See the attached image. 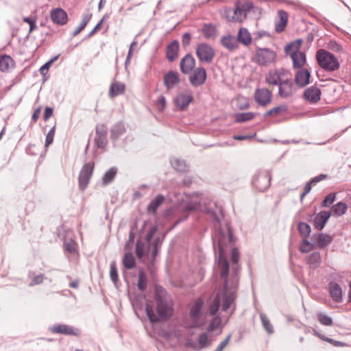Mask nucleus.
<instances>
[{
  "label": "nucleus",
  "instance_id": "f257e3e1",
  "mask_svg": "<svg viewBox=\"0 0 351 351\" xmlns=\"http://www.w3.org/2000/svg\"><path fill=\"white\" fill-rule=\"evenodd\" d=\"M213 218L217 222L219 230L218 235L219 257L217 261V269L219 271L220 278L223 280V285H230L231 276L228 277L230 272V265L228 260L224 256L223 247L228 244L234 243L235 238L231 226L229 223L226 224V230L221 228V219L215 211H210Z\"/></svg>",
  "mask_w": 351,
  "mask_h": 351
},
{
  "label": "nucleus",
  "instance_id": "f03ea898",
  "mask_svg": "<svg viewBox=\"0 0 351 351\" xmlns=\"http://www.w3.org/2000/svg\"><path fill=\"white\" fill-rule=\"evenodd\" d=\"M155 298L158 315L155 314L151 305L147 304L145 306L146 315L152 323H157L160 319H167L173 314V302L170 295L162 287H156Z\"/></svg>",
  "mask_w": 351,
  "mask_h": 351
},
{
  "label": "nucleus",
  "instance_id": "7ed1b4c3",
  "mask_svg": "<svg viewBox=\"0 0 351 351\" xmlns=\"http://www.w3.org/2000/svg\"><path fill=\"white\" fill-rule=\"evenodd\" d=\"M239 267L233 266L231 272L230 285H223V299L221 309L226 311L236 298V291L239 284Z\"/></svg>",
  "mask_w": 351,
  "mask_h": 351
},
{
  "label": "nucleus",
  "instance_id": "20e7f679",
  "mask_svg": "<svg viewBox=\"0 0 351 351\" xmlns=\"http://www.w3.org/2000/svg\"><path fill=\"white\" fill-rule=\"evenodd\" d=\"M316 60L319 66L328 72L335 71L340 67L337 58L332 53L323 49L317 51Z\"/></svg>",
  "mask_w": 351,
  "mask_h": 351
},
{
  "label": "nucleus",
  "instance_id": "39448f33",
  "mask_svg": "<svg viewBox=\"0 0 351 351\" xmlns=\"http://www.w3.org/2000/svg\"><path fill=\"white\" fill-rule=\"evenodd\" d=\"M259 10V8L254 6L252 1H237L234 3V14L232 20L236 22H243L247 17L248 13H254Z\"/></svg>",
  "mask_w": 351,
  "mask_h": 351
},
{
  "label": "nucleus",
  "instance_id": "423d86ee",
  "mask_svg": "<svg viewBox=\"0 0 351 351\" xmlns=\"http://www.w3.org/2000/svg\"><path fill=\"white\" fill-rule=\"evenodd\" d=\"M203 305L204 301L202 298L197 299L189 305V314L191 322L187 324L189 328H198L203 325V321L201 319Z\"/></svg>",
  "mask_w": 351,
  "mask_h": 351
},
{
  "label": "nucleus",
  "instance_id": "0eeeda50",
  "mask_svg": "<svg viewBox=\"0 0 351 351\" xmlns=\"http://www.w3.org/2000/svg\"><path fill=\"white\" fill-rule=\"evenodd\" d=\"M271 174L269 171L265 170L256 172L252 177L251 183L252 186L259 192L267 191L270 185Z\"/></svg>",
  "mask_w": 351,
  "mask_h": 351
},
{
  "label": "nucleus",
  "instance_id": "6e6552de",
  "mask_svg": "<svg viewBox=\"0 0 351 351\" xmlns=\"http://www.w3.org/2000/svg\"><path fill=\"white\" fill-rule=\"evenodd\" d=\"M196 55L200 62L210 64L213 61L215 51L209 44L202 43L197 46Z\"/></svg>",
  "mask_w": 351,
  "mask_h": 351
},
{
  "label": "nucleus",
  "instance_id": "1a4fd4ad",
  "mask_svg": "<svg viewBox=\"0 0 351 351\" xmlns=\"http://www.w3.org/2000/svg\"><path fill=\"white\" fill-rule=\"evenodd\" d=\"M94 170V162L85 163L80 171L78 177L79 188L84 191L89 183Z\"/></svg>",
  "mask_w": 351,
  "mask_h": 351
},
{
  "label": "nucleus",
  "instance_id": "9d476101",
  "mask_svg": "<svg viewBox=\"0 0 351 351\" xmlns=\"http://www.w3.org/2000/svg\"><path fill=\"white\" fill-rule=\"evenodd\" d=\"M193 100L192 92L189 90H184L177 94L173 99L176 107L180 111L186 110L191 102Z\"/></svg>",
  "mask_w": 351,
  "mask_h": 351
},
{
  "label": "nucleus",
  "instance_id": "9b49d317",
  "mask_svg": "<svg viewBox=\"0 0 351 351\" xmlns=\"http://www.w3.org/2000/svg\"><path fill=\"white\" fill-rule=\"evenodd\" d=\"M257 62L262 66H266L274 62L276 58V53L268 48H258L256 50Z\"/></svg>",
  "mask_w": 351,
  "mask_h": 351
},
{
  "label": "nucleus",
  "instance_id": "f8f14e48",
  "mask_svg": "<svg viewBox=\"0 0 351 351\" xmlns=\"http://www.w3.org/2000/svg\"><path fill=\"white\" fill-rule=\"evenodd\" d=\"M255 102L261 106H267L271 101V92L265 88H258L255 90L254 94Z\"/></svg>",
  "mask_w": 351,
  "mask_h": 351
},
{
  "label": "nucleus",
  "instance_id": "ddd939ff",
  "mask_svg": "<svg viewBox=\"0 0 351 351\" xmlns=\"http://www.w3.org/2000/svg\"><path fill=\"white\" fill-rule=\"evenodd\" d=\"M295 88L291 78L283 80L278 86V95L282 98H288L295 93Z\"/></svg>",
  "mask_w": 351,
  "mask_h": 351
},
{
  "label": "nucleus",
  "instance_id": "4468645a",
  "mask_svg": "<svg viewBox=\"0 0 351 351\" xmlns=\"http://www.w3.org/2000/svg\"><path fill=\"white\" fill-rule=\"evenodd\" d=\"M206 71L204 67H197L193 70V74L189 77V82L194 87L203 85L206 80Z\"/></svg>",
  "mask_w": 351,
  "mask_h": 351
},
{
  "label": "nucleus",
  "instance_id": "2eb2a0df",
  "mask_svg": "<svg viewBox=\"0 0 351 351\" xmlns=\"http://www.w3.org/2000/svg\"><path fill=\"white\" fill-rule=\"evenodd\" d=\"M195 59L190 53L186 54L180 60V71L183 74L187 75L191 73L195 67Z\"/></svg>",
  "mask_w": 351,
  "mask_h": 351
},
{
  "label": "nucleus",
  "instance_id": "dca6fc26",
  "mask_svg": "<svg viewBox=\"0 0 351 351\" xmlns=\"http://www.w3.org/2000/svg\"><path fill=\"white\" fill-rule=\"evenodd\" d=\"M328 291L332 300L337 303L343 302V293L341 287L336 282H330L328 286Z\"/></svg>",
  "mask_w": 351,
  "mask_h": 351
},
{
  "label": "nucleus",
  "instance_id": "f3484780",
  "mask_svg": "<svg viewBox=\"0 0 351 351\" xmlns=\"http://www.w3.org/2000/svg\"><path fill=\"white\" fill-rule=\"evenodd\" d=\"M321 89L316 85H313L306 88L304 92V97L311 104H315L320 100Z\"/></svg>",
  "mask_w": 351,
  "mask_h": 351
},
{
  "label": "nucleus",
  "instance_id": "a211bd4d",
  "mask_svg": "<svg viewBox=\"0 0 351 351\" xmlns=\"http://www.w3.org/2000/svg\"><path fill=\"white\" fill-rule=\"evenodd\" d=\"M311 72L306 69L298 71L295 75V83L300 88H303L309 83Z\"/></svg>",
  "mask_w": 351,
  "mask_h": 351
},
{
  "label": "nucleus",
  "instance_id": "6ab92c4d",
  "mask_svg": "<svg viewBox=\"0 0 351 351\" xmlns=\"http://www.w3.org/2000/svg\"><path fill=\"white\" fill-rule=\"evenodd\" d=\"M51 332L56 334H63L66 335H78V330L66 324H55L51 328Z\"/></svg>",
  "mask_w": 351,
  "mask_h": 351
},
{
  "label": "nucleus",
  "instance_id": "aec40b11",
  "mask_svg": "<svg viewBox=\"0 0 351 351\" xmlns=\"http://www.w3.org/2000/svg\"><path fill=\"white\" fill-rule=\"evenodd\" d=\"M51 19L54 23L63 25L68 21L66 12L62 8L53 9L51 12Z\"/></svg>",
  "mask_w": 351,
  "mask_h": 351
},
{
  "label": "nucleus",
  "instance_id": "412c9836",
  "mask_svg": "<svg viewBox=\"0 0 351 351\" xmlns=\"http://www.w3.org/2000/svg\"><path fill=\"white\" fill-rule=\"evenodd\" d=\"M331 216L330 211L322 210L318 213L314 218L313 223L315 228L318 230H322L329 218Z\"/></svg>",
  "mask_w": 351,
  "mask_h": 351
},
{
  "label": "nucleus",
  "instance_id": "4be33fe9",
  "mask_svg": "<svg viewBox=\"0 0 351 351\" xmlns=\"http://www.w3.org/2000/svg\"><path fill=\"white\" fill-rule=\"evenodd\" d=\"M179 42L177 40L171 41L166 49V58L168 62H173L178 56Z\"/></svg>",
  "mask_w": 351,
  "mask_h": 351
},
{
  "label": "nucleus",
  "instance_id": "5701e85b",
  "mask_svg": "<svg viewBox=\"0 0 351 351\" xmlns=\"http://www.w3.org/2000/svg\"><path fill=\"white\" fill-rule=\"evenodd\" d=\"M125 90V85L118 81H114L111 83L108 95L109 97L113 99L120 95L124 94Z\"/></svg>",
  "mask_w": 351,
  "mask_h": 351
},
{
  "label": "nucleus",
  "instance_id": "b1692460",
  "mask_svg": "<svg viewBox=\"0 0 351 351\" xmlns=\"http://www.w3.org/2000/svg\"><path fill=\"white\" fill-rule=\"evenodd\" d=\"M180 82L179 75L177 72L169 71L164 77V84L167 89L178 85Z\"/></svg>",
  "mask_w": 351,
  "mask_h": 351
},
{
  "label": "nucleus",
  "instance_id": "393cba45",
  "mask_svg": "<svg viewBox=\"0 0 351 351\" xmlns=\"http://www.w3.org/2000/svg\"><path fill=\"white\" fill-rule=\"evenodd\" d=\"M279 21L275 23V31L278 33L283 32L287 25L288 14L287 12L283 10L278 11Z\"/></svg>",
  "mask_w": 351,
  "mask_h": 351
},
{
  "label": "nucleus",
  "instance_id": "a878e982",
  "mask_svg": "<svg viewBox=\"0 0 351 351\" xmlns=\"http://www.w3.org/2000/svg\"><path fill=\"white\" fill-rule=\"evenodd\" d=\"M188 346H191L195 350H200L208 348L210 346V341L208 339V335L206 332H202L198 336V345L191 341V343H188Z\"/></svg>",
  "mask_w": 351,
  "mask_h": 351
},
{
  "label": "nucleus",
  "instance_id": "bb28decb",
  "mask_svg": "<svg viewBox=\"0 0 351 351\" xmlns=\"http://www.w3.org/2000/svg\"><path fill=\"white\" fill-rule=\"evenodd\" d=\"M237 38L232 35L223 36L221 39V45L226 49L232 51L238 47Z\"/></svg>",
  "mask_w": 351,
  "mask_h": 351
},
{
  "label": "nucleus",
  "instance_id": "cd10ccee",
  "mask_svg": "<svg viewBox=\"0 0 351 351\" xmlns=\"http://www.w3.org/2000/svg\"><path fill=\"white\" fill-rule=\"evenodd\" d=\"M291 58L293 62V69H301L306 62L305 53L300 51L291 53Z\"/></svg>",
  "mask_w": 351,
  "mask_h": 351
},
{
  "label": "nucleus",
  "instance_id": "c85d7f7f",
  "mask_svg": "<svg viewBox=\"0 0 351 351\" xmlns=\"http://www.w3.org/2000/svg\"><path fill=\"white\" fill-rule=\"evenodd\" d=\"M165 202V196L162 194L157 195L147 206V211L156 214L157 209Z\"/></svg>",
  "mask_w": 351,
  "mask_h": 351
},
{
  "label": "nucleus",
  "instance_id": "c756f323",
  "mask_svg": "<svg viewBox=\"0 0 351 351\" xmlns=\"http://www.w3.org/2000/svg\"><path fill=\"white\" fill-rule=\"evenodd\" d=\"M126 132L125 125L119 122L114 125L110 130V138L112 141L118 139Z\"/></svg>",
  "mask_w": 351,
  "mask_h": 351
},
{
  "label": "nucleus",
  "instance_id": "7c9ffc66",
  "mask_svg": "<svg viewBox=\"0 0 351 351\" xmlns=\"http://www.w3.org/2000/svg\"><path fill=\"white\" fill-rule=\"evenodd\" d=\"M237 40L243 45L247 46L252 43V36L245 27H241L237 34Z\"/></svg>",
  "mask_w": 351,
  "mask_h": 351
},
{
  "label": "nucleus",
  "instance_id": "2f4dec72",
  "mask_svg": "<svg viewBox=\"0 0 351 351\" xmlns=\"http://www.w3.org/2000/svg\"><path fill=\"white\" fill-rule=\"evenodd\" d=\"M313 239L317 242L318 246L319 247H323L329 245L332 241V237L329 234H324L322 233H319L317 234H314L313 237Z\"/></svg>",
  "mask_w": 351,
  "mask_h": 351
},
{
  "label": "nucleus",
  "instance_id": "473e14b6",
  "mask_svg": "<svg viewBox=\"0 0 351 351\" xmlns=\"http://www.w3.org/2000/svg\"><path fill=\"white\" fill-rule=\"evenodd\" d=\"M202 32L206 39H215L217 34L216 27L211 23L204 24Z\"/></svg>",
  "mask_w": 351,
  "mask_h": 351
},
{
  "label": "nucleus",
  "instance_id": "72a5a7b5",
  "mask_svg": "<svg viewBox=\"0 0 351 351\" xmlns=\"http://www.w3.org/2000/svg\"><path fill=\"white\" fill-rule=\"evenodd\" d=\"M313 333L315 336L319 337L320 339L326 341L335 347H344L347 346V343L345 342L337 341L333 339L325 337L324 335L320 334L315 329H313Z\"/></svg>",
  "mask_w": 351,
  "mask_h": 351
},
{
  "label": "nucleus",
  "instance_id": "f704fd0d",
  "mask_svg": "<svg viewBox=\"0 0 351 351\" xmlns=\"http://www.w3.org/2000/svg\"><path fill=\"white\" fill-rule=\"evenodd\" d=\"M347 209L348 206L346 204L342 202H339L331 207V211L330 212L331 213V215L332 214L336 217H340L346 213Z\"/></svg>",
  "mask_w": 351,
  "mask_h": 351
},
{
  "label": "nucleus",
  "instance_id": "c9c22d12",
  "mask_svg": "<svg viewBox=\"0 0 351 351\" xmlns=\"http://www.w3.org/2000/svg\"><path fill=\"white\" fill-rule=\"evenodd\" d=\"M91 17V13H86L83 14L80 24L75 29V30L72 33V37L76 36L86 27L88 22L90 21Z\"/></svg>",
  "mask_w": 351,
  "mask_h": 351
},
{
  "label": "nucleus",
  "instance_id": "e433bc0d",
  "mask_svg": "<svg viewBox=\"0 0 351 351\" xmlns=\"http://www.w3.org/2000/svg\"><path fill=\"white\" fill-rule=\"evenodd\" d=\"M282 80H283L280 79L278 75L277 72L274 71V70L269 71L265 77V82L268 84L273 86H279V84L281 83Z\"/></svg>",
  "mask_w": 351,
  "mask_h": 351
},
{
  "label": "nucleus",
  "instance_id": "4c0bfd02",
  "mask_svg": "<svg viewBox=\"0 0 351 351\" xmlns=\"http://www.w3.org/2000/svg\"><path fill=\"white\" fill-rule=\"evenodd\" d=\"M122 263L126 269H132L136 267V261L131 252H127L124 254Z\"/></svg>",
  "mask_w": 351,
  "mask_h": 351
},
{
  "label": "nucleus",
  "instance_id": "58836bf2",
  "mask_svg": "<svg viewBox=\"0 0 351 351\" xmlns=\"http://www.w3.org/2000/svg\"><path fill=\"white\" fill-rule=\"evenodd\" d=\"M308 264L313 269L319 267L321 264L320 253L317 252L311 253L308 258Z\"/></svg>",
  "mask_w": 351,
  "mask_h": 351
},
{
  "label": "nucleus",
  "instance_id": "ea45409f",
  "mask_svg": "<svg viewBox=\"0 0 351 351\" xmlns=\"http://www.w3.org/2000/svg\"><path fill=\"white\" fill-rule=\"evenodd\" d=\"M117 173V168L112 167L110 168L102 177V182L104 185L111 183Z\"/></svg>",
  "mask_w": 351,
  "mask_h": 351
},
{
  "label": "nucleus",
  "instance_id": "a19ab883",
  "mask_svg": "<svg viewBox=\"0 0 351 351\" xmlns=\"http://www.w3.org/2000/svg\"><path fill=\"white\" fill-rule=\"evenodd\" d=\"M138 289L141 291H144L147 289V279L145 272L143 269H140L138 274Z\"/></svg>",
  "mask_w": 351,
  "mask_h": 351
},
{
  "label": "nucleus",
  "instance_id": "79ce46f5",
  "mask_svg": "<svg viewBox=\"0 0 351 351\" xmlns=\"http://www.w3.org/2000/svg\"><path fill=\"white\" fill-rule=\"evenodd\" d=\"M172 167L179 172H185L188 170V166L185 161L178 158H173L171 160Z\"/></svg>",
  "mask_w": 351,
  "mask_h": 351
},
{
  "label": "nucleus",
  "instance_id": "37998d69",
  "mask_svg": "<svg viewBox=\"0 0 351 351\" xmlns=\"http://www.w3.org/2000/svg\"><path fill=\"white\" fill-rule=\"evenodd\" d=\"M287 110L288 106L286 104H282L267 111L264 114V117H267L268 116L277 115L278 114L286 112Z\"/></svg>",
  "mask_w": 351,
  "mask_h": 351
},
{
  "label": "nucleus",
  "instance_id": "c03bdc74",
  "mask_svg": "<svg viewBox=\"0 0 351 351\" xmlns=\"http://www.w3.org/2000/svg\"><path fill=\"white\" fill-rule=\"evenodd\" d=\"M162 241H163V239L157 237L155 239V240L154 241V242L152 243H150L149 244H148L149 247L151 250L152 256L153 258H154L156 257V256L157 255V254L159 251V249L160 247V245L162 243Z\"/></svg>",
  "mask_w": 351,
  "mask_h": 351
},
{
  "label": "nucleus",
  "instance_id": "a18cd8bd",
  "mask_svg": "<svg viewBox=\"0 0 351 351\" xmlns=\"http://www.w3.org/2000/svg\"><path fill=\"white\" fill-rule=\"evenodd\" d=\"M110 277L112 282L117 285L119 282L118 269L115 261H112L110 264Z\"/></svg>",
  "mask_w": 351,
  "mask_h": 351
},
{
  "label": "nucleus",
  "instance_id": "49530a36",
  "mask_svg": "<svg viewBox=\"0 0 351 351\" xmlns=\"http://www.w3.org/2000/svg\"><path fill=\"white\" fill-rule=\"evenodd\" d=\"M260 318L264 329L268 334H273L274 332V330L269 319L264 313H260Z\"/></svg>",
  "mask_w": 351,
  "mask_h": 351
},
{
  "label": "nucleus",
  "instance_id": "de8ad7c7",
  "mask_svg": "<svg viewBox=\"0 0 351 351\" xmlns=\"http://www.w3.org/2000/svg\"><path fill=\"white\" fill-rule=\"evenodd\" d=\"M298 230L301 236L305 239L309 237L311 230V226L305 222H299L298 225Z\"/></svg>",
  "mask_w": 351,
  "mask_h": 351
},
{
  "label": "nucleus",
  "instance_id": "09e8293b",
  "mask_svg": "<svg viewBox=\"0 0 351 351\" xmlns=\"http://www.w3.org/2000/svg\"><path fill=\"white\" fill-rule=\"evenodd\" d=\"M254 117V113L248 112H241L237 113L235 115L236 121L238 123H243L253 119Z\"/></svg>",
  "mask_w": 351,
  "mask_h": 351
},
{
  "label": "nucleus",
  "instance_id": "8fccbe9b",
  "mask_svg": "<svg viewBox=\"0 0 351 351\" xmlns=\"http://www.w3.org/2000/svg\"><path fill=\"white\" fill-rule=\"evenodd\" d=\"M64 250L71 254L77 252V244L73 239L65 240L64 242Z\"/></svg>",
  "mask_w": 351,
  "mask_h": 351
},
{
  "label": "nucleus",
  "instance_id": "3c124183",
  "mask_svg": "<svg viewBox=\"0 0 351 351\" xmlns=\"http://www.w3.org/2000/svg\"><path fill=\"white\" fill-rule=\"evenodd\" d=\"M12 58L8 55H3L0 56V70L3 72L7 71L9 69L10 63L12 62Z\"/></svg>",
  "mask_w": 351,
  "mask_h": 351
},
{
  "label": "nucleus",
  "instance_id": "603ef678",
  "mask_svg": "<svg viewBox=\"0 0 351 351\" xmlns=\"http://www.w3.org/2000/svg\"><path fill=\"white\" fill-rule=\"evenodd\" d=\"M317 319L324 326H331L332 324V318L323 313H318L317 315Z\"/></svg>",
  "mask_w": 351,
  "mask_h": 351
},
{
  "label": "nucleus",
  "instance_id": "864d4df0",
  "mask_svg": "<svg viewBox=\"0 0 351 351\" xmlns=\"http://www.w3.org/2000/svg\"><path fill=\"white\" fill-rule=\"evenodd\" d=\"M336 199V194L335 193H329L322 202L321 205L322 207L330 206Z\"/></svg>",
  "mask_w": 351,
  "mask_h": 351
},
{
  "label": "nucleus",
  "instance_id": "5fc2aeb1",
  "mask_svg": "<svg viewBox=\"0 0 351 351\" xmlns=\"http://www.w3.org/2000/svg\"><path fill=\"white\" fill-rule=\"evenodd\" d=\"M313 248V245L306 239L304 238L302 245L300 246L299 250L302 253H307Z\"/></svg>",
  "mask_w": 351,
  "mask_h": 351
},
{
  "label": "nucleus",
  "instance_id": "6e6d98bb",
  "mask_svg": "<svg viewBox=\"0 0 351 351\" xmlns=\"http://www.w3.org/2000/svg\"><path fill=\"white\" fill-rule=\"evenodd\" d=\"M144 243L141 240H137L136 243L135 253L138 258H141L144 255Z\"/></svg>",
  "mask_w": 351,
  "mask_h": 351
},
{
  "label": "nucleus",
  "instance_id": "4d7b16f0",
  "mask_svg": "<svg viewBox=\"0 0 351 351\" xmlns=\"http://www.w3.org/2000/svg\"><path fill=\"white\" fill-rule=\"evenodd\" d=\"M95 142L98 148L103 149L108 144L107 136H95Z\"/></svg>",
  "mask_w": 351,
  "mask_h": 351
},
{
  "label": "nucleus",
  "instance_id": "13d9d810",
  "mask_svg": "<svg viewBox=\"0 0 351 351\" xmlns=\"http://www.w3.org/2000/svg\"><path fill=\"white\" fill-rule=\"evenodd\" d=\"M55 130H56V127L53 126L48 132V133L46 136V138H45V147H48L49 145H51L53 143L54 135H55Z\"/></svg>",
  "mask_w": 351,
  "mask_h": 351
},
{
  "label": "nucleus",
  "instance_id": "bf43d9fd",
  "mask_svg": "<svg viewBox=\"0 0 351 351\" xmlns=\"http://www.w3.org/2000/svg\"><path fill=\"white\" fill-rule=\"evenodd\" d=\"M157 231V226H154L149 229L145 236V241L148 244L151 243L152 238L154 237Z\"/></svg>",
  "mask_w": 351,
  "mask_h": 351
},
{
  "label": "nucleus",
  "instance_id": "052dcab7",
  "mask_svg": "<svg viewBox=\"0 0 351 351\" xmlns=\"http://www.w3.org/2000/svg\"><path fill=\"white\" fill-rule=\"evenodd\" d=\"M107 128L104 124L97 125L95 131V136H107Z\"/></svg>",
  "mask_w": 351,
  "mask_h": 351
},
{
  "label": "nucleus",
  "instance_id": "680f3d73",
  "mask_svg": "<svg viewBox=\"0 0 351 351\" xmlns=\"http://www.w3.org/2000/svg\"><path fill=\"white\" fill-rule=\"evenodd\" d=\"M328 47L335 52H341L342 51V47L335 40H330L328 43Z\"/></svg>",
  "mask_w": 351,
  "mask_h": 351
},
{
  "label": "nucleus",
  "instance_id": "e2e57ef3",
  "mask_svg": "<svg viewBox=\"0 0 351 351\" xmlns=\"http://www.w3.org/2000/svg\"><path fill=\"white\" fill-rule=\"evenodd\" d=\"M105 18L106 16H104L101 20L95 26V27L93 28V29L92 31H90L87 35L85 37L84 39H87V38H89L90 37H92L98 30H99L101 29V25L104 22V21L105 20Z\"/></svg>",
  "mask_w": 351,
  "mask_h": 351
},
{
  "label": "nucleus",
  "instance_id": "0e129e2a",
  "mask_svg": "<svg viewBox=\"0 0 351 351\" xmlns=\"http://www.w3.org/2000/svg\"><path fill=\"white\" fill-rule=\"evenodd\" d=\"M231 334H229L225 339H223L213 351H223L227 346L231 339Z\"/></svg>",
  "mask_w": 351,
  "mask_h": 351
},
{
  "label": "nucleus",
  "instance_id": "69168bd1",
  "mask_svg": "<svg viewBox=\"0 0 351 351\" xmlns=\"http://www.w3.org/2000/svg\"><path fill=\"white\" fill-rule=\"evenodd\" d=\"M220 324V319L217 317H214L210 322L208 326V332H213L214 331L218 326Z\"/></svg>",
  "mask_w": 351,
  "mask_h": 351
},
{
  "label": "nucleus",
  "instance_id": "338daca9",
  "mask_svg": "<svg viewBox=\"0 0 351 351\" xmlns=\"http://www.w3.org/2000/svg\"><path fill=\"white\" fill-rule=\"evenodd\" d=\"M199 204L196 202H188L183 207V212H190L197 209Z\"/></svg>",
  "mask_w": 351,
  "mask_h": 351
},
{
  "label": "nucleus",
  "instance_id": "774afa93",
  "mask_svg": "<svg viewBox=\"0 0 351 351\" xmlns=\"http://www.w3.org/2000/svg\"><path fill=\"white\" fill-rule=\"evenodd\" d=\"M240 258L239 252L237 248L234 247L231 250V261L233 264H237Z\"/></svg>",
  "mask_w": 351,
  "mask_h": 351
}]
</instances>
